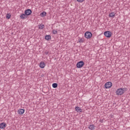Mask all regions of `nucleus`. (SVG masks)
Instances as JSON below:
<instances>
[{
  "label": "nucleus",
  "mask_w": 130,
  "mask_h": 130,
  "mask_svg": "<svg viewBox=\"0 0 130 130\" xmlns=\"http://www.w3.org/2000/svg\"><path fill=\"white\" fill-rule=\"evenodd\" d=\"M127 91L126 88H120L118 89L116 91V95H122L125 92Z\"/></svg>",
  "instance_id": "nucleus-1"
},
{
  "label": "nucleus",
  "mask_w": 130,
  "mask_h": 130,
  "mask_svg": "<svg viewBox=\"0 0 130 130\" xmlns=\"http://www.w3.org/2000/svg\"><path fill=\"white\" fill-rule=\"evenodd\" d=\"M84 64H85L84 61H80L77 63V68H78V69H81V68L84 67Z\"/></svg>",
  "instance_id": "nucleus-2"
},
{
  "label": "nucleus",
  "mask_w": 130,
  "mask_h": 130,
  "mask_svg": "<svg viewBox=\"0 0 130 130\" xmlns=\"http://www.w3.org/2000/svg\"><path fill=\"white\" fill-rule=\"evenodd\" d=\"M84 36L85 38L89 39L92 37V33L90 31H86L84 34Z\"/></svg>",
  "instance_id": "nucleus-3"
},
{
  "label": "nucleus",
  "mask_w": 130,
  "mask_h": 130,
  "mask_svg": "<svg viewBox=\"0 0 130 130\" xmlns=\"http://www.w3.org/2000/svg\"><path fill=\"white\" fill-rule=\"evenodd\" d=\"M104 35L107 38H110L111 37V35H112V32L109 31H106L104 32Z\"/></svg>",
  "instance_id": "nucleus-4"
},
{
  "label": "nucleus",
  "mask_w": 130,
  "mask_h": 130,
  "mask_svg": "<svg viewBox=\"0 0 130 130\" xmlns=\"http://www.w3.org/2000/svg\"><path fill=\"white\" fill-rule=\"evenodd\" d=\"M111 87H112V83H111V82H108L105 84L106 89H109V88H111Z\"/></svg>",
  "instance_id": "nucleus-5"
},
{
  "label": "nucleus",
  "mask_w": 130,
  "mask_h": 130,
  "mask_svg": "<svg viewBox=\"0 0 130 130\" xmlns=\"http://www.w3.org/2000/svg\"><path fill=\"white\" fill-rule=\"evenodd\" d=\"M24 13L25 14V15H26L27 17V16H30V15L32 14V10H31L30 9L25 10L24 11Z\"/></svg>",
  "instance_id": "nucleus-6"
},
{
  "label": "nucleus",
  "mask_w": 130,
  "mask_h": 130,
  "mask_svg": "<svg viewBox=\"0 0 130 130\" xmlns=\"http://www.w3.org/2000/svg\"><path fill=\"white\" fill-rule=\"evenodd\" d=\"M7 127V124L6 122H2L0 123V128L5 129Z\"/></svg>",
  "instance_id": "nucleus-7"
},
{
  "label": "nucleus",
  "mask_w": 130,
  "mask_h": 130,
  "mask_svg": "<svg viewBox=\"0 0 130 130\" xmlns=\"http://www.w3.org/2000/svg\"><path fill=\"white\" fill-rule=\"evenodd\" d=\"M17 112L18 114L22 115V114H24V113L25 112V110L23 109H20L18 110Z\"/></svg>",
  "instance_id": "nucleus-8"
},
{
  "label": "nucleus",
  "mask_w": 130,
  "mask_h": 130,
  "mask_svg": "<svg viewBox=\"0 0 130 130\" xmlns=\"http://www.w3.org/2000/svg\"><path fill=\"white\" fill-rule=\"evenodd\" d=\"M40 68H41V69H44V68H45V63L43 61L41 62L40 63Z\"/></svg>",
  "instance_id": "nucleus-9"
},
{
  "label": "nucleus",
  "mask_w": 130,
  "mask_h": 130,
  "mask_svg": "<svg viewBox=\"0 0 130 130\" xmlns=\"http://www.w3.org/2000/svg\"><path fill=\"white\" fill-rule=\"evenodd\" d=\"M20 18H21V19H25V18H27V15L25 14H22L20 16Z\"/></svg>",
  "instance_id": "nucleus-10"
},
{
  "label": "nucleus",
  "mask_w": 130,
  "mask_h": 130,
  "mask_svg": "<svg viewBox=\"0 0 130 130\" xmlns=\"http://www.w3.org/2000/svg\"><path fill=\"white\" fill-rule=\"evenodd\" d=\"M75 110L77 112H82V109L79 107H75Z\"/></svg>",
  "instance_id": "nucleus-11"
},
{
  "label": "nucleus",
  "mask_w": 130,
  "mask_h": 130,
  "mask_svg": "<svg viewBox=\"0 0 130 130\" xmlns=\"http://www.w3.org/2000/svg\"><path fill=\"white\" fill-rule=\"evenodd\" d=\"M109 17L110 18H114V17H115V13L111 12V13H110Z\"/></svg>",
  "instance_id": "nucleus-12"
},
{
  "label": "nucleus",
  "mask_w": 130,
  "mask_h": 130,
  "mask_svg": "<svg viewBox=\"0 0 130 130\" xmlns=\"http://www.w3.org/2000/svg\"><path fill=\"white\" fill-rule=\"evenodd\" d=\"M44 27V24H41L39 25V29H40V30H43Z\"/></svg>",
  "instance_id": "nucleus-13"
},
{
  "label": "nucleus",
  "mask_w": 130,
  "mask_h": 130,
  "mask_svg": "<svg viewBox=\"0 0 130 130\" xmlns=\"http://www.w3.org/2000/svg\"><path fill=\"white\" fill-rule=\"evenodd\" d=\"M45 39L46 40H51V36L50 35H47L45 37Z\"/></svg>",
  "instance_id": "nucleus-14"
},
{
  "label": "nucleus",
  "mask_w": 130,
  "mask_h": 130,
  "mask_svg": "<svg viewBox=\"0 0 130 130\" xmlns=\"http://www.w3.org/2000/svg\"><path fill=\"white\" fill-rule=\"evenodd\" d=\"M88 128L91 130L95 129V125H90L88 127Z\"/></svg>",
  "instance_id": "nucleus-15"
},
{
  "label": "nucleus",
  "mask_w": 130,
  "mask_h": 130,
  "mask_svg": "<svg viewBox=\"0 0 130 130\" xmlns=\"http://www.w3.org/2000/svg\"><path fill=\"white\" fill-rule=\"evenodd\" d=\"M46 15V12H43L42 13H41V17H45Z\"/></svg>",
  "instance_id": "nucleus-16"
},
{
  "label": "nucleus",
  "mask_w": 130,
  "mask_h": 130,
  "mask_svg": "<svg viewBox=\"0 0 130 130\" xmlns=\"http://www.w3.org/2000/svg\"><path fill=\"white\" fill-rule=\"evenodd\" d=\"M57 86H58V84H57V83H53L52 84V87H53V88H57Z\"/></svg>",
  "instance_id": "nucleus-17"
},
{
  "label": "nucleus",
  "mask_w": 130,
  "mask_h": 130,
  "mask_svg": "<svg viewBox=\"0 0 130 130\" xmlns=\"http://www.w3.org/2000/svg\"><path fill=\"white\" fill-rule=\"evenodd\" d=\"M6 18H7V19H10L11 18V15L10 14H7Z\"/></svg>",
  "instance_id": "nucleus-18"
},
{
  "label": "nucleus",
  "mask_w": 130,
  "mask_h": 130,
  "mask_svg": "<svg viewBox=\"0 0 130 130\" xmlns=\"http://www.w3.org/2000/svg\"><path fill=\"white\" fill-rule=\"evenodd\" d=\"M53 33L54 34H57V31L54 29L53 30Z\"/></svg>",
  "instance_id": "nucleus-19"
},
{
  "label": "nucleus",
  "mask_w": 130,
  "mask_h": 130,
  "mask_svg": "<svg viewBox=\"0 0 130 130\" xmlns=\"http://www.w3.org/2000/svg\"><path fill=\"white\" fill-rule=\"evenodd\" d=\"M79 42L80 43H83L84 42V40H83V39H81L79 40Z\"/></svg>",
  "instance_id": "nucleus-20"
},
{
  "label": "nucleus",
  "mask_w": 130,
  "mask_h": 130,
  "mask_svg": "<svg viewBox=\"0 0 130 130\" xmlns=\"http://www.w3.org/2000/svg\"><path fill=\"white\" fill-rule=\"evenodd\" d=\"M77 1L79 3H83L84 2V0H77Z\"/></svg>",
  "instance_id": "nucleus-21"
},
{
  "label": "nucleus",
  "mask_w": 130,
  "mask_h": 130,
  "mask_svg": "<svg viewBox=\"0 0 130 130\" xmlns=\"http://www.w3.org/2000/svg\"><path fill=\"white\" fill-rule=\"evenodd\" d=\"M48 53H49V52H45V54H48Z\"/></svg>",
  "instance_id": "nucleus-22"
}]
</instances>
